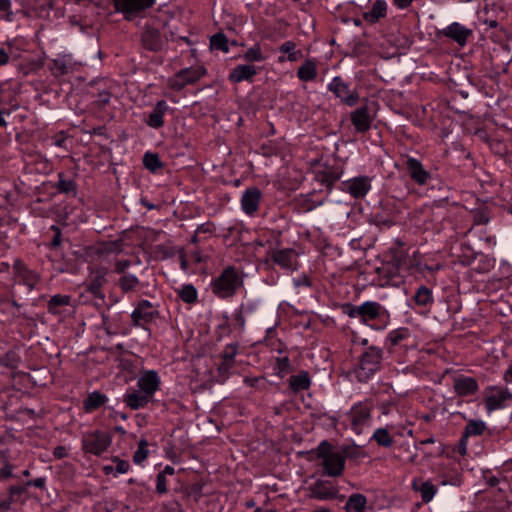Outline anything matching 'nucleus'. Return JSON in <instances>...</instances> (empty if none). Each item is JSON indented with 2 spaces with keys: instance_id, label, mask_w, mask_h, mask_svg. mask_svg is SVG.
I'll use <instances>...</instances> for the list:
<instances>
[{
  "instance_id": "nucleus-1",
  "label": "nucleus",
  "mask_w": 512,
  "mask_h": 512,
  "mask_svg": "<svg viewBox=\"0 0 512 512\" xmlns=\"http://www.w3.org/2000/svg\"><path fill=\"white\" fill-rule=\"evenodd\" d=\"M342 311L348 317L358 318L361 323L376 330H384L391 319L389 311L376 301H366L361 305L346 303L342 306Z\"/></svg>"
},
{
  "instance_id": "nucleus-2",
  "label": "nucleus",
  "mask_w": 512,
  "mask_h": 512,
  "mask_svg": "<svg viewBox=\"0 0 512 512\" xmlns=\"http://www.w3.org/2000/svg\"><path fill=\"white\" fill-rule=\"evenodd\" d=\"M242 286L243 279L234 266L224 268L210 284L212 293L219 299L232 298Z\"/></svg>"
},
{
  "instance_id": "nucleus-3",
  "label": "nucleus",
  "mask_w": 512,
  "mask_h": 512,
  "mask_svg": "<svg viewBox=\"0 0 512 512\" xmlns=\"http://www.w3.org/2000/svg\"><path fill=\"white\" fill-rule=\"evenodd\" d=\"M318 459H322L323 475L339 477L345 469V456L340 452H334L332 445L324 440L316 448Z\"/></svg>"
},
{
  "instance_id": "nucleus-4",
  "label": "nucleus",
  "mask_w": 512,
  "mask_h": 512,
  "mask_svg": "<svg viewBox=\"0 0 512 512\" xmlns=\"http://www.w3.org/2000/svg\"><path fill=\"white\" fill-rule=\"evenodd\" d=\"M383 359V350L371 345L360 355L358 366L355 368V375L359 382H367L377 371L380 370Z\"/></svg>"
},
{
  "instance_id": "nucleus-5",
  "label": "nucleus",
  "mask_w": 512,
  "mask_h": 512,
  "mask_svg": "<svg viewBox=\"0 0 512 512\" xmlns=\"http://www.w3.org/2000/svg\"><path fill=\"white\" fill-rule=\"evenodd\" d=\"M112 443V435L103 430L85 433L82 437V448L85 453L101 456Z\"/></svg>"
},
{
  "instance_id": "nucleus-6",
  "label": "nucleus",
  "mask_w": 512,
  "mask_h": 512,
  "mask_svg": "<svg viewBox=\"0 0 512 512\" xmlns=\"http://www.w3.org/2000/svg\"><path fill=\"white\" fill-rule=\"evenodd\" d=\"M266 262L281 269L295 271L298 269V253L293 248H271L266 253Z\"/></svg>"
},
{
  "instance_id": "nucleus-7",
  "label": "nucleus",
  "mask_w": 512,
  "mask_h": 512,
  "mask_svg": "<svg viewBox=\"0 0 512 512\" xmlns=\"http://www.w3.org/2000/svg\"><path fill=\"white\" fill-rule=\"evenodd\" d=\"M372 404L369 401H361L355 403L347 417L350 422L351 429L360 434L364 426L368 425L371 420Z\"/></svg>"
},
{
  "instance_id": "nucleus-8",
  "label": "nucleus",
  "mask_w": 512,
  "mask_h": 512,
  "mask_svg": "<svg viewBox=\"0 0 512 512\" xmlns=\"http://www.w3.org/2000/svg\"><path fill=\"white\" fill-rule=\"evenodd\" d=\"M159 315L158 310L149 301L142 299L137 302L135 309L131 313V319L134 326L145 328L152 323Z\"/></svg>"
},
{
  "instance_id": "nucleus-9",
  "label": "nucleus",
  "mask_w": 512,
  "mask_h": 512,
  "mask_svg": "<svg viewBox=\"0 0 512 512\" xmlns=\"http://www.w3.org/2000/svg\"><path fill=\"white\" fill-rule=\"evenodd\" d=\"M328 90L332 92L340 101L349 107H353L359 101V94L356 90H351L349 84L340 76H336L328 84Z\"/></svg>"
},
{
  "instance_id": "nucleus-10",
  "label": "nucleus",
  "mask_w": 512,
  "mask_h": 512,
  "mask_svg": "<svg viewBox=\"0 0 512 512\" xmlns=\"http://www.w3.org/2000/svg\"><path fill=\"white\" fill-rule=\"evenodd\" d=\"M115 11L122 13L126 20H131L146 9L152 7L155 0H112Z\"/></svg>"
},
{
  "instance_id": "nucleus-11",
  "label": "nucleus",
  "mask_w": 512,
  "mask_h": 512,
  "mask_svg": "<svg viewBox=\"0 0 512 512\" xmlns=\"http://www.w3.org/2000/svg\"><path fill=\"white\" fill-rule=\"evenodd\" d=\"M309 498L317 499L320 501H328L336 498H340L341 500L344 498L343 495L339 496V489L335 486L331 481L327 480H317L308 488Z\"/></svg>"
},
{
  "instance_id": "nucleus-12",
  "label": "nucleus",
  "mask_w": 512,
  "mask_h": 512,
  "mask_svg": "<svg viewBox=\"0 0 512 512\" xmlns=\"http://www.w3.org/2000/svg\"><path fill=\"white\" fill-rule=\"evenodd\" d=\"M141 45L150 52H159L167 44V38L157 29L145 25L141 32Z\"/></svg>"
},
{
  "instance_id": "nucleus-13",
  "label": "nucleus",
  "mask_w": 512,
  "mask_h": 512,
  "mask_svg": "<svg viewBox=\"0 0 512 512\" xmlns=\"http://www.w3.org/2000/svg\"><path fill=\"white\" fill-rule=\"evenodd\" d=\"M405 167L410 179L419 186L427 185L432 180L431 173L414 157H407Z\"/></svg>"
},
{
  "instance_id": "nucleus-14",
  "label": "nucleus",
  "mask_w": 512,
  "mask_h": 512,
  "mask_svg": "<svg viewBox=\"0 0 512 512\" xmlns=\"http://www.w3.org/2000/svg\"><path fill=\"white\" fill-rule=\"evenodd\" d=\"M370 189L371 179L368 176L354 177L341 183V190L356 199L365 197Z\"/></svg>"
},
{
  "instance_id": "nucleus-15",
  "label": "nucleus",
  "mask_w": 512,
  "mask_h": 512,
  "mask_svg": "<svg viewBox=\"0 0 512 512\" xmlns=\"http://www.w3.org/2000/svg\"><path fill=\"white\" fill-rule=\"evenodd\" d=\"M439 34L456 42L459 46L464 47L469 38L472 37L473 31L459 22H453L440 30Z\"/></svg>"
},
{
  "instance_id": "nucleus-16",
  "label": "nucleus",
  "mask_w": 512,
  "mask_h": 512,
  "mask_svg": "<svg viewBox=\"0 0 512 512\" xmlns=\"http://www.w3.org/2000/svg\"><path fill=\"white\" fill-rule=\"evenodd\" d=\"M108 274V269L105 267H99L91 271L88 282H87V291L91 293L95 298H99L104 300L105 296L102 292V287L107 282L106 276Z\"/></svg>"
},
{
  "instance_id": "nucleus-17",
  "label": "nucleus",
  "mask_w": 512,
  "mask_h": 512,
  "mask_svg": "<svg viewBox=\"0 0 512 512\" xmlns=\"http://www.w3.org/2000/svg\"><path fill=\"white\" fill-rule=\"evenodd\" d=\"M20 83L17 81H1L0 82V104L10 105L13 110H16L19 105L17 103V96L20 93Z\"/></svg>"
},
{
  "instance_id": "nucleus-18",
  "label": "nucleus",
  "mask_w": 512,
  "mask_h": 512,
  "mask_svg": "<svg viewBox=\"0 0 512 512\" xmlns=\"http://www.w3.org/2000/svg\"><path fill=\"white\" fill-rule=\"evenodd\" d=\"M13 271L15 276L19 278L20 281L29 288V290L34 289L40 281L39 274L29 269L20 259H16L14 261Z\"/></svg>"
},
{
  "instance_id": "nucleus-19",
  "label": "nucleus",
  "mask_w": 512,
  "mask_h": 512,
  "mask_svg": "<svg viewBox=\"0 0 512 512\" xmlns=\"http://www.w3.org/2000/svg\"><path fill=\"white\" fill-rule=\"evenodd\" d=\"M489 389L491 393L485 398V407L489 412L503 408L505 401L512 398V394L508 389L496 386Z\"/></svg>"
},
{
  "instance_id": "nucleus-20",
  "label": "nucleus",
  "mask_w": 512,
  "mask_h": 512,
  "mask_svg": "<svg viewBox=\"0 0 512 512\" xmlns=\"http://www.w3.org/2000/svg\"><path fill=\"white\" fill-rule=\"evenodd\" d=\"M262 198V193L257 187L247 188L241 197V208L245 214L254 215L259 207Z\"/></svg>"
},
{
  "instance_id": "nucleus-21",
  "label": "nucleus",
  "mask_w": 512,
  "mask_h": 512,
  "mask_svg": "<svg viewBox=\"0 0 512 512\" xmlns=\"http://www.w3.org/2000/svg\"><path fill=\"white\" fill-rule=\"evenodd\" d=\"M350 120L358 133H366L372 125V117L367 105L361 106L350 113Z\"/></svg>"
},
{
  "instance_id": "nucleus-22",
  "label": "nucleus",
  "mask_w": 512,
  "mask_h": 512,
  "mask_svg": "<svg viewBox=\"0 0 512 512\" xmlns=\"http://www.w3.org/2000/svg\"><path fill=\"white\" fill-rule=\"evenodd\" d=\"M137 385L139 390L146 394L149 398L159 389L160 378L155 370L145 371L138 379Z\"/></svg>"
},
{
  "instance_id": "nucleus-23",
  "label": "nucleus",
  "mask_w": 512,
  "mask_h": 512,
  "mask_svg": "<svg viewBox=\"0 0 512 512\" xmlns=\"http://www.w3.org/2000/svg\"><path fill=\"white\" fill-rule=\"evenodd\" d=\"M169 110V106L165 100L156 102L147 118L144 120L147 126L153 129H159L164 126V116Z\"/></svg>"
},
{
  "instance_id": "nucleus-24",
  "label": "nucleus",
  "mask_w": 512,
  "mask_h": 512,
  "mask_svg": "<svg viewBox=\"0 0 512 512\" xmlns=\"http://www.w3.org/2000/svg\"><path fill=\"white\" fill-rule=\"evenodd\" d=\"M453 388L458 396H470L478 391L479 385L475 378L461 375L454 379Z\"/></svg>"
},
{
  "instance_id": "nucleus-25",
  "label": "nucleus",
  "mask_w": 512,
  "mask_h": 512,
  "mask_svg": "<svg viewBox=\"0 0 512 512\" xmlns=\"http://www.w3.org/2000/svg\"><path fill=\"white\" fill-rule=\"evenodd\" d=\"M411 337V332L407 327H399L390 331L386 337V345L389 353H394L395 348L405 345V342Z\"/></svg>"
},
{
  "instance_id": "nucleus-26",
  "label": "nucleus",
  "mask_w": 512,
  "mask_h": 512,
  "mask_svg": "<svg viewBox=\"0 0 512 512\" xmlns=\"http://www.w3.org/2000/svg\"><path fill=\"white\" fill-rule=\"evenodd\" d=\"M256 74L257 70L254 65L240 64L232 69L229 74V80L233 83H240L242 81L252 82Z\"/></svg>"
},
{
  "instance_id": "nucleus-27",
  "label": "nucleus",
  "mask_w": 512,
  "mask_h": 512,
  "mask_svg": "<svg viewBox=\"0 0 512 512\" xmlns=\"http://www.w3.org/2000/svg\"><path fill=\"white\" fill-rule=\"evenodd\" d=\"M387 9L385 0H375L371 10L363 13V19L369 24H375L387 16Z\"/></svg>"
},
{
  "instance_id": "nucleus-28",
  "label": "nucleus",
  "mask_w": 512,
  "mask_h": 512,
  "mask_svg": "<svg viewBox=\"0 0 512 512\" xmlns=\"http://www.w3.org/2000/svg\"><path fill=\"white\" fill-rule=\"evenodd\" d=\"M150 398L136 389H129L124 395L125 404L132 410H138L144 408L149 403Z\"/></svg>"
},
{
  "instance_id": "nucleus-29",
  "label": "nucleus",
  "mask_w": 512,
  "mask_h": 512,
  "mask_svg": "<svg viewBox=\"0 0 512 512\" xmlns=\"http://www.w3.org/2000/svg\"><path fill=\"white\" fill-rule=\"evenodd\" d=\"M289 388L293 393L308 390L311 386V377L308 371L301 370L296 375H291L288 379Z\"/></svg>"
},
{
  "instance_id": "nucleus-30",
  "label": "nucleus",
  "mask_w": 512,
  "mask_h": 512,
  "mask_svg": "<svg viewBox=\"0 0 512 512\" xmlns=\"http://www.w3.org/2000/svg\"><path fill=\"white\" fill-rule=\"evenodd\" d=\"M411 301L417 307H432L434 304V296L432 289L428 288L425 285H420L415 290L414 295L411 297Z\"/></svg>"
},
{
  "instance_id": "nucleus-31",
  "label": "nucleus",
  "mask_w": 512,
  "mask_h": 512,
  "mask_svg": "<svg viewBox=\"0 0 512 512\" xmlns=\"http://www.w3.org/2000/svg\"><path fill=\"white\" fill-rule=\"evenodd\" d=\"M394 429L393 425H387L386 427H379L375 429L370 440L376 442V444L383 448H391L394 444L393 436L390 430Z\"/></svg>"
},
{
  "instance_id": "nucleus-32",
  "label": "nucleus",
  "mask_w": 512,
  "mask_h": 512,
  "mask_svg": "<svg viewBox=\"0 0 512 512\" xmlns=\"http://www.w3.org/2000/svg\"><path fill=\"white\" fill-rule=\"evenodd\" d=\"M50 69L54 76L59 77L71 73L74 67L70 56L64 55L52 60Z\"/></svg>"
},
{
  "instance_id": "nucleus-33",
  "label": "nucleus",
  "mask_w": 512,
  "mask_h": 512,
  "mask_svg": "<svg viewBox=\"0 0 512 512\" xmlns=\"http://www.w3.org/2000/svg\"><path fill=\"white\" fill-rule=\"evenodd\" d=\"M344 509L346 512H368L366 496L360 493L350 495Z\"/></svg>"
},
{
  "instance_id": "nucleus-34",
  "label": "nucleus",
  "mask_w": 512,
  "mask_h": 512,
  "mask_svg": "<svg viewBox=\"0 0 512 512\" xmlns=\"http://www.w3.org/2000/svg\"><path fill=\"white\" fill-rule=\"evenodd\" d=\"M413 488L419 492L421 499L424 503H429L436 494V487L431 481H421L419 484L417 481L413 482Z\"/></svg>"
},
{
  "instance_id": "nucleus-35",
  "label": "nucleus",
  "mask_w": 512,
  "mask_h": 512,
  "mask_svg": "<svg viewBox=\"0 0 512 512\" xmlns=\"http://www.w3.org/2000/svg\"><path fill=\"white\" fill-rule=\"evenodd\" d=\"M107 400L108 398L106 395L100 393L99 391H93L84 400L83 406L86 412H91L103 406Z\"/></svg>"
},
{
  "instance_id": "nucleus-36",
  "label": "nucleus",
  "mask_w": 512,
  "mask_h": 512,
  "mask_svg": "<svg viewBox=\"0 0 512 512\" xmlns=\"http://www.w3.org/2000/svg\"><path fill=\"white\" fill-rule=\"evenodd\" d=\"M297 77L304 82L312 81L317 77V67L313 60H306L297 70Z\"/></svg>"
},
{
  "instance_id": "nucleus-37",
  "label": "nucleus",
  "mask_w": 512,
  "mask_h": 512,
  "mask_svg": "<svg viewBox=\"0 0 512 512\" xmlns=\"http://www.w3.org/2000/svg\"><path fill=\"white\" fill-rule=\"evenodd\" d=\"M296 44L293 41H286L284 42L280 48L279 51L285 54H288L287 57H279L280 62L284 61H290V62H296L299 59L302 58L303 54L301 50H295Z\"/></svg>"
},
{
  "instance_id": "nucleus-38",
  "label": "nucleus",
  "mask_w": 512,
  "mask_h": 512,
  "mask_svg": "<svg viewBox=\"0 0 512 512\" xmlns=\"http://www.w3.org/2000/svg\"><path fill=\"white\" fill-rule=\"evenodd\" d=\"M206 69L202 66L184 68L179 71V76L183 77L188 85L194 84L205 75Z\"/></svg>"
},
{
  "instance_id": "nucleus-39",
  "label": "nucleus",
  "mask_w": 512,
  "mask_h": 512,
  "mask_svg": "<svg viewBox=\"0 0 512 512\" xmlns=\"http://www.w3.org/2000/svg\"><path fill=\"white\" fill-rule=\"evenodd\" d=\"M59 193L62 194H72L76 195L77 193V184L72 179H66L64 173H58V181L54 186Z\"/></svg>"
},
{
  "instance_id": "nucleus-40",
  "label": "nucleus",
  "mask_w": 512,
  "mask_h": 512,
  "mask_svg": "<svg viewBox=\"0 0 512 512\" xmlns=\"http://www.w3.org/2000/svg\"><path fill=\"white\" fill-rule=\"evenodd\" d=\"M143 165L151 173H157L164 168V163L160 160L159 155L150 151L143 155Z\"/></svg>"
},
{
  "instance_id": "nucleus-41",
  "label": "nucleus",
  "mask_w": 512,
  "mask_h": 512,
  "mask_svg": "<svg viewBox=\"0 0 512 512\" xmlns=\"http://www.w3.org/2000/svg\"><path fill=\"white\" fill-rule=\"evenodd\" d=\"M486 429H487V426L484 421L471 419L467 422V424L462 432V435H464L465 437H467L469 439V437H471V436L482 435Z\"/></svg>"
},
{
  "instance_id": "nucleus-42",
  "label": "nucleus",
  "mask_w": 512,
  "mask_h": 512,
  "mask_svg": "<svg viewBox=\"0 0 512 512\" xmlns=\"http://www.w3.org/2000/svg\"><path fill=\"white\" fill-rule=\"evenodd\" d=\"M139 284V279L130 273L121 275L117 281V285L123 293H130L134 291Z\"/></svg>"
},
{
  "instance_id": "nucleus-43",
  "label": "nucleus",
  "mask_w": 512,
  "mask_h": 512,
  "mask_svg": "<svg viewBox=\"0 0 512 512\" xmlns=\"http://www.w3.org/2000/svg\"><path fill=\"white\" fill-rule=\"evenodd\" d=\"M71 297L68 295L56 294L48 301V311L52 314H59L60 307L68 306L70 304Z\"/></svg>"
},
{
  "instance_id": "nucleus-44",
  "label": "nucleus",
  "mask_w": 512,
  "mask_h": 512,
  "mask_svg": "<svg viewBox=\"0 0 512 512\" xmlns=\"http://www.w3.org/2000/svg\"><path fill=\"white\" fill-rule=\"evenodd\" d=\"M179 298L187 303L192 304L197 301V290L192 284H185L180 289L176 290Z\"/></svg>"
},
{
  "instance_id": "nucleus-45",
  "label": "nucleus",
  "mask_w": 512,
  "mask_h": 512,
  "mask_svg": "<svg viewBox=\"0 0 512 512\" xmlns=\"http://www.w3.org/2000/svg\"><path fill=\"white\" fill-rule=\"evenodd\" d=\"M26 491H27V489H26L25 485L10 486L8 489L7 499L10 501L11 504H13V503L24 504L25 499L23 498V495L26 493Z\"/></svg>"
},
{
  "instance_id": "nucleus-46",
  "label": "nucleus",
  "mask_w": 512,
  "mask_h": 512,
  "mask_svg": "<svg viewBox=\"0 0 512 512\" xmlns=\"http://www.w3.org/2000/svg\"><path fill=\"white\" fill-rule=\"evenodd\" d=\"M210 46L212 49H217L225 53L229 52L228 39L222 32L216 33L210 38Z\"/></svg>"
},
{
  "instance_id": "nucleus-47",
  "label": "nucleus",
  "mask_w": 512,
  "mask_h": 512,
  "mask_svg": "<svg viewBox=\"0 0 512 512\" xmlns=\"http://www.w3.org/2000/svg\"><path fill=\"white\" fill-rule=\"evenodd\" d=\"M148 442L146 439H141L138 443V448L133 455V461L136 464H141L148 456Z\"/></svg>"
},
{
  "instance_id": "nucleus-48",
  "label": "nucleus",
  "mask_w": 512,
  "mask_h": 512,
  "mask_svg": "<svg viewBox=\"0 0 512 512\" xmlns=\"http://www.w3.org/2000/svg\"><path fill=\"white\" fill-rule=\"evenodd\" d=\"M244 59L248 62H260L265 59L259 45L250 47L244 54Z\"/></svg>"
},
{
  "instance_id": "nucleus-49",
  "label": "nucleus",
  "mask_w": 512,
  "mask_h": 512,
  "mask_svg": "<svg viewBox=\"0 0 512 512\" xmlns=\"http://www.w3.org/2000/svg\"><path fill=\"white\" fill-rule=\"evenodd\" d=\"M19 362V356L13 351L7 352L0 358V365L8 368H16Z\"/></svg>"
},
{
  "instance_id": "nucleus-50",
  "label": "nucleus",
  "mask_w": 512,
  "mask_h": 512,
  "mask_svg": "<svg viewBox=\"0 0 512 512\" xmlns=\"http://www.w3.org/2000/svg\"><path fill=\"white\" fill-rule=\"evenodd\" d=\"M277 374L280 377H284L288 372L291 371V363L287 356L279 357L276 359V367Z\"/></svg>"
},
{
  "instance_id": "nucleus-51",
  "label": "nucleus",
  "mask_w": 512,
  "mask_h": 512,
  "mask_svg": "<svg viewBox=\"0 0 512 512\" xmlns=\"http://www.w3.org/2000/svg\"><path fill=\"white\" fill-rule=\"evenodd\" d=\"M0 12L3 13L1 17L7 22L14 20V12L12 11V4L10 0H0Z\"/></svg>"
},
{
  "instance_id": "nucleus-52",
  "label": "nucleus",
  "mask_w": 512,
  "mask_h": 512,
  "mask_svg": "<svg viewBox=\"0 0 512 512\" xmlns=\"http://www.w3.org/2000/svg\"><path fill=\"white\" fill-rule=\"evenodd\" d=\"M122 247V244L120 241H110V242H107L105 244H103V246L98 249V253L99 254H104V253H118L121 251V248Z\"/></svg>"
},
{
  "instance_id": "nucleus-53",
  "label": "nucleus",
  "mask_w": 512,
  "mask_h": 512,
  "mask_svg": "<svg viewBox=\"0 0 512 512\" xmlns=\"http://www.w3.org/2000/svg\"><path fill=\"white\" fill-rule=\"evenodd\" d=\"M97 98L94 100V104L97 108H104L110 103L111 93L108 90H102L98 92Z\"/></svg>"
},
{
  "instance_id": "nucleus-54",
  "label": "nucleus",
  "mask_w": 512,
  "mask_h": 512,
  "mask_svg": "<svg viewBox=\"0 0 512 512\" xmlns=\"http://www.w3.org/2000/svg\"><path fill=\"white\" fill-rule=\"evenodd\" d=\"M238 351V344H228L224 347V350L221 353V358L227 361L234 362V358Z\"/></svg>"
},
{
  "instance_id": "nucleus-55",
  "label": "nucleus",
  "mask_w": 512,
  "mask_h": 512,
  "mask_svg": "<svg viewBox=\"0 0 512 512\" xmlns=\"http://www.w3.org/2000/svg\"><path fill=\"white\" fill-rule=\"evenodd\" d=\"M340 179V173L337 171H328L322 175L321 182L327 188H330L335 182Z\"/></svg>"
},
{
  "instance_id": "nucleus-56",
  "label": "nucleus",
  "mask_w": 512,
  "mask_h": 512,
  "mask_svg": "<svg viewBox=\"0 0 512 512\" xmlns=\"http://www.w3.org/2000/svg\"><path fill=\"white\" fill-rule=\"evenodd\" d=\"M112 461L115 463V475L124 474L129 471L130 464L126 460H122L119 457H114Z\"/></svg>"
},
{
  "instance_id": "nucleus-57",
  "label": "nucleus",
  "mask_w": 512,
  "mask_h": 512,
  "mask_svg": "<svg viewBox=\"0 0 512 512\" xmlns=\"http://www.w3.org/2000/svg\"><path fill=\"white\" fill-rule=\"evenodd\" d=\"M379 409L381 411V414L385 416L393 414L394 412H398V407L396 403L392 401H384L380 403Z\"/></svg>"
},
{
  "instance_id": "nucleus-58",
  "label": "nucleus",
  "mask_w": 512,
  "mask_h": 512,
  "mask_svg": "<svg viewBox=\"0 0 512 512\" xmlns=\"http://www.w3.org/2000/svg\"><path fill=\"white\" fill-rule=\"evenodd\" d=\"M167 491V478L164 477L163 473H158L156 476V492L158 494H165Z\"/></svg>"
},
{
  "instance_id": "nucleus-59",
  "label": "nucleus",
  "mask_w": 512,
  "mask_h": 512,
  "mask_svg": "<svg viewBox=\"0 0 512 512\" xmlns=\"http://www.w3.org/2000/svg\"><path fill=\"white\" fill-rule=\"evenodd\" d=\"M187 85L188 84L186 83L185 79L179 76V72H177L174 78L170 80V87L176 91H181Z\"/></svg>"
},
{
  "instance_id": "nucleus-60",
  "label": "nucleus",
  "mask_w": 512,
  "mask_h": 512,
  "mask_svg": "<svg viewBox=\"0 0 512 512\" xmlns=\"http://www.w3.org/2000/svg\"><path fill=\"white\" fill-rule=\"evenodd\" d=\"M131 266V261L130 260H117L115 262V268H114V271L117 273V274H127L126 273V270Z\"/></svg>"
},
{
  "instance_id": "nucleus-61",
  "label": "nucleus",
  "mask_w": 512,
  "mask_h": 512,
  "mask_svg": "<svg viewBox=\"0 0 512 512\" xmlns=\"http://www.w3.org/2000/svg\"><path fill=\"white\" fill-rule=\"evenodd\" d=\"M45 485H46L45 477H39L34 480H29L25 483L26 489L31 486L39 488V489H43V488H45Z\"/></svg>"
},
{
  "instance_id": "nucleus-62",
  "label": "nucleus",
  "mask_w": 512,
  "mask_h": 512,
  "mask_svg": "<svg viewBox=\"0 0 512 512\" xmlns=\"http://www.w3.org/2000/svg\"><path fill=\"white\" fill-rule=\"evenodd\" d=\"M53 145L57 146V147H65V143H66V140H67V136L65 134L64 131H60L59 133H57L54 137H53Z\"/></svg>"
},
{
  "instance_id": "nucleus-63",
  "label": "nucleus",
  "mask_w": 512,
  "mask_h": 512,
  "mask_svg": "<svg viewBox=\"0 0 512 512\" xmlns=\"http://www.w3.org/2000/svg\"><path fill=\"white\" fill-rule=\"evenodd\" d=\"M167 512H183L182 505L178 501H169L164 505Z\"/></svg>"
},
{
  "instance_id": "nucleus-64",
  "label": "nucleus",
  "mask_w": 512,
  "mask_h": 512,
  "mask_svg": "<svg viewBox=\"0 0 512 512\" xmlns=\"http://www.w3.org/2000/svg\"><path fill=\"white\" fill-rule=\"evenodd\" d=\"M467 445H468V438L464 435H461L459 439V443L457 446V451L460 455L464 456L467 454Z\"/></svg>"
}]
</instances>
